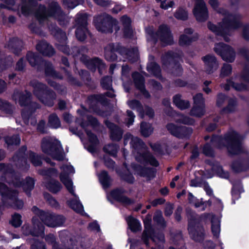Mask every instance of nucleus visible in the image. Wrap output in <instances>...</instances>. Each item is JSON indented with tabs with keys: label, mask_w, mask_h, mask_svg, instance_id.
Returning a JSON list of instances; mask_svg holds the SVG:
<instances>
[{
	"label": "nucleus",
	"mask_w": 249,
	"mask_h": 249,
	"mask_svg": "<svg viewBox=\"0 0 249 249\" xmlns=\"http://www.w3.org/2000/svg\"><path fill=\"white\" fill-rule=\"evenodd\" d=\"M91 63L94 65L95 67H98L99 70L105 67L104 64L100 59L98 58L93 59L91 60Z\"/></svg>",
	"instance_id": "nucleus-64"
},
{
	"label": "nucleus",
	"mask_w": 249,
	"mask_h": 249,
	"mask_svg": "<svg viewBox=\"0 0 249 249\" xmlns=\"http://www.w3.org/2000/svg\"><path fill=\"white\" fill-rule=\"evenodd\" d=\"M106 125L110 129V137L112 140L119 141L121 139L123 135L122 129L108 121H106Z\"/></svg>",
	"instance_id": "nucleus-23"
},
{
	"label": "nucleus",
	"mask_w": 249,
	"mask_h": 249,
	"mask_svg": "<svg viewBox=\"0 0 249 249\" xmlns=\"http://www.w3.org/2000/svg\"><path fill=\"white\" fill-rule=\"evenodd\" d=\"M111 84L112 80L111 77L109 76H107L104 78L101 81V84L103 88L106 89H110L111 86Z\"/></svg>",
	"instance_id": "nucleus-60"
},
{
	"label": "nucleus",
	"mask_w": 249,
	"mask_h": 249,
	"mask_svg": "<svg viewBox=\"0 0 249 249\" xmlns=\"http://www.w3.org/2000/svg\"><path fill=\"white\" fill-rule=\"evenodd\" d=\"M154 220L161 226H163L165 225V222L162 217V213L160 211H158L156 212L154 217Z\"/></svg>",
	"instance_id": "nucleus-58"
},
{
	"label": "nucleus",
	"mask_w": 249,
	"mask_h": 249,
	"mask_svg": "<svg viewBox=\"0 0 249 249\" xmlns=\"http://www.w3.org/2000/svg\"><path fill=\"white\" fill-rule=\"evenodd\" d=\"M202 59L204 63L205 71L208 73H213L217 69L218 62L214 55L208 54L203 57Z\"/></svg>",
	"instance_id": "nucleus-20"
},
{
	"label": "nucleus",
	"mask_w": 249,
	"mask_h": 249,
	"mask_svg": "<svg viewBox=\"0 0 249 249\" xmlns=\"http://www.w3.org/2000/svg\"><path fill=\"white\" fill-rule=\"evenodd\" d=\"M82 2V0H64V4L68 8L73 9Z\"/></svg>",
	"instance_id": "nucleus-55"
},
{
	"label": "nucleus",
	"mask_w": 249,
	"mask_h": 249,
	"mask_svg": "<svg viewBox=\"0 0 249 249\" xmlns=\"http://www.w3.org/2000/svg\"><path fill=\"white\" fill-rule=\"evenodd\" d=\"M195 107L191 111V114L196 117H201L205 113L204 99L202 94L198 93L194 97Z\"/></svg>",
	"instance_id": "nucleus-17"
},
{
	"label": "nucleus",
	"mask_w": 249,
	"mask_h": 249,
	"mask_svg": "<svg viewBox=\"0 0 249 249\" xmlns=\"http://www.w3.org/2000/svg\"><path fill=\"white\" fill-rule=\"evenodd\" d=\"M16 192L15 191H10L6 185L4 183L0 181V194L2 196V200L4 203H6V202L8 199L13 195V193Z\"/></svg>",
	"instance_id": "nucleus-33"
},
{
	"label": "nucleus",
	"mask_w": 249,
	"mask_h": 249,
	"mask_svg": "<svg viewBox=\"0 0 249 249\" xmlns=\"http://www.w3.org/2000/svg\"><path fill=\"white\" fill-rule=\"evenodd\" d=\"M13 185L16 187L22 186L23 190L27 194L33 189L34 187V181L31 178H27L24 182L21 184L19 180H16V182L13 183Z\"/></svg>",
	"instance_id": "nucleus-27"
},
{
	"label": "nucleus",
	"mask_w": 249,
	"mask_h": 249,
	"mask_svg": "<svg viewBox=\"0 0 249 249\" xmlns=\"http://www.w3.org/2000/svg\"><path fill=\"white\" fill-rule=\"evenodd\" d=\"M141 131L142 135L144 137L149 136L153 132V128L149 124L142 123Z\"/></svg>",
	"instance_id": "nucleus-45"
},
{
	"label": "nucleus",
	"mask_w": 249,
	"mask_h": 249,
	"mask_svg": "<svg viewBox=\"0 0 249 249\" xmlns=\"http://www.w3.org/2000/svg\"><path fill=\"white\" fill-rule=\"evenodd\" d=\"M32 211L40 217L45 225L49 227L60 226L65 221V218L63 216L55 215L48 212L42 211L36 206L33 207Z\"/></svg>",
	"instance_id": "nucleus-10"
},
{
	"label": "nucleus",
	"mask_w": 249,
	"mask_h": 249,
	"mask_svg": "<svg viewBox=\"0 0 249 249\" xmlns=\"http://www.w3.org/2000/svg\"><path fill=\"white\" fill-rule=\"evenodd\" d=\"M31 93L25 91L21 93L18 90L14 92L13 98L16 102H18L21 106H26L30 103Z\"/></svg>",
	"instance_id": "nucleus-21"
},
{
	"label": "nucleus",
	"mask_w": 249,
	"mask_h": 249,
	"mask_svg": "<svg viewBox=\"0 0 249 249\" xmlns=\"http://www.w3.org/2000/svg\"><path fill=\"white\" fill-rule=\"evenodd\" d=\"M104 149L106 153L114 156L117 153L118 147L116 144H110L106 145L104 147Z\"/></svg>",
	"instance_id": "nucleus-49"
},
{
	"label": "nucleus",
	"mask_w": 249,
	"mask_h": 249,
	"mask_svg": "<svg viewBox=\"0 0 249 249\" xmlns=\"http://www.w3.org/2000/svg\"><path fill=\"white\" fill-rule=\"evenodd\" d=\"M61 169L62 170L61 173L60 175L61 181L67 190L75 197V200L68 201V204L76 213L83 214V206L78 200V197L74 194L73 182L69 176L70 174H73L74 173V168L71 165H66L62 166Z\"/></svg>",
	"instance_id": "nucleus-4"
},
{
	"label": "nucleus",
	"mask_w": 249,
	"mask_h": 249,
	"mask_svg": "<svg viewBox=\"0 0 249 249\" xmlns=\"http://www.w3.org/2000/svg\"><path fill=\"white\" fill-rule=\"evenodd\" d=\"M36 49L45 55L51 56L54 53L52 47L45 41L38 43L36 45Z\"/></svg>",
	"instance_id": "nucleus-29"
},
{
	"label": "nucleus",
	"mask_w": 249,
	"mask_h": 249,
	"mask_svg": "<svg viewBox=\"0 0 249 249\" xmlns=\"http://www.w3.org/2000/svg\"><path fill=\"white\" fill-rule=\"evenodd\" d=\"M129 107L134 109H137L138 111L141 112V105L137 100H132L127 102Z\"/></svg>",
	"instance_id": "nucleus-59"
},
{
	"label": "nucleus",
	"mask_w": 249,
	"mask_h": 249,
	"mask_svg": "<svg viewBox=\"0 0 249 249\" xmlns=\"http://www.w3.org/2000/svg\"><path fill=\"white\" fill-rule=\"evenodd\" d=\"M81 126L85 129L86 131L89 140V142L90 143L88 147V150L91 153L94 152L95 150V145L98 143V140L95 135L91 133L90 132L88 131L86 128V125L84 123H82L81 124Z\"/></svg>",
	"instance_id": "nucleus-26"
},
{
	"label": "nucleus",
	"mask_w": 249,
	"mask_h": 249,
	"mask_svg": "<svg viewBox=\"0 0 249 249\" xmlns=\"http://www.w3.org/2000/svg\"><path fill=\"white\" fill-rule=\"evenodd\" d=\"M174 16L178 19L185 20L187 18L188 14L185 10L179 8L175 13Z\"/></svg>",
	"instance_id": "nucleus-50"
},
{
	"label": "nucleus",
	"mask_w": 249,
	"mask_h": 249,
	"mask_svg": "<svg viewBox=\"0 0 249 249\" xmlns=\"http://www.w3.org/2000/svg\"><path fill=\"white\" fill-rule=\"evenodd\" d=\"M156 1L160 3V7L164 10L168 9L174 5V1L170 0H156Z\"/></svg>",
	"instance_id": "nucleus-51"
},
{
	"label": "nucleus",
	"mask_w": 249,
	"mask_h": 249,
	"mask_svg": "<svg viewBox=\"0 0 249 249\" xmlns=\"http://www.w3.org/2000/svg\"><path fill=\"white\" fill-rule=\"evenodd\" d=\"M242 192H243V189L242 185L240 183L234 184L232 190L233 200L238 199L240 197V194Z\"/></svg>",
	"instance_id": "nucleus-44"
},
{
	"label": "nucleus",
	"mask_w": 249,
	"mask_h": 249,
	"mask_svg": "<svg viewBox=\"0 0 249 249\" xmlns=\"http://www.w3.org/2000/svg\"><path fill=\"white\" fill-rule=\"evenodd\" d=\"M212 170L221 178H228L229 177V173L224 171L218 163H216L212 166Z\"/></svg>",
	"instance_id": "nucleus-41"
},
{
	"label": "nucleus",
	"mask_w": 249,
	"mask_h": 249,
	"mask_svg": "<svg viewBox=\"0 0 249 249\" xmlns=\"http://www.w3.org/2000/svg\"><path fill=\"white\" fill-rule=\"evenodd\" d=\"M36 16L40 21L49 17H54V18L57 19L60 21L61 24H62L61 19L65 17L59 6L56 2L53 3L47 11L46 10L44 6H40L38 11L36 13Z\"/></svg>",
	"instance_id": "nucleus-11"
},
{
	"label": "nucleus",
	"mask_w": 249,
	"mask_h": 249,
	"mask_svg": "<svg viewBox=\"0 0 249 249\" xmlns=\"http://www.w3.org/2000/svg\"><path fill=\"white\" fill-rule=\"evenodd\" d=\"M33 228L31 229L28 225H24L22 228L23 234H31L33 236H42L44 234V226L35 217L33 218Z\"/></svg>",
	"instance_id": "nucleus-16"
},
{
	"label": "nucleus",
	"mask_w": 249,
	"mask_h": 249,
	"mask_svg": "<svg viewBox=\"0 0 249 249\" xmlns=\"http://www.w3.org/2000/svg\"><path fill=\"white\" fill-rule=\"evenodd\" d=\"M13 195L8 199L6 203L10 204L12 207H15L18 209H21L23 206V203L21 200H18L17 198V193L14 192Z\"/></svg>",
	"instance_id": "nucleus-34"
},
{
	"label": "nucleus",
	"mask_w": 249,
	"mask_h": 249,
	"mask_svg": "<svg viewBox=\"0 0 249 249\" xmlns=\"http://www.w3.org/2000/svg\"><path fill=\"white\" fill-rule=\"evenodd\" d=\"M94 23L97 30L102 33H112L113 27L116 32L119 30L118 22L106 14L95 17Z\"/></svg>",
	"instance_id": "nucleus-8"
},
{
	"label": "nucleus",
	"mask_w": 249,
	"mask_h": 249,
	"mask_svg": "<svg viewBox=\"0 0 249 249\" xmlns=\"http://www.w3.org/2000/svg\"><path fill=\"white\" fill-rule=\"evenodd\" d=\"M132 76L137 88L145 97H148L149 94L144 89V80L142 76L138 72L134 73Z\"/></svg>",
	"instance_id": "nucleus-24"
},
{
	"label": "nucleus",
	"mask_w": 249,
	"mask_h": 249,
	"mask_svg": "<svg viewBox=\"0 0 249 249\" xmlns=\"http://www.w3.org/2000/svg\"><path fill=\"white\" fill-rule=\"evenodd\" d=\"M21 216L18 214L13 215L11 220V224L15 227H19L21 224Z\"/></svg>",
	"instance_id": "nucleus-56"
},
{
	"label": "nucleus",
	"mask_w": 249,
	"mask_h": 249,
	"mask_svg": "<svg viewBox=\"0 0 249 249\" xmlns=\"http://www.w3.org/2000/svg\"><path fill=\"white\" fill-rule=\"evenodd\" d=\"M31 84L34 88V95L40 102L48 106L53 105L55 95L53 91L48 90L46 85L36 81H32Z\"/></svg>",
	"instance_id": "nucleus-7"
},
{
	"label": "nucleus",
	"mask_w": 249,
	"mask_h": 249,
	"mask_svg": "<svg viewBox=\"0 0 249 249\" xmlns=\"http://www.w3.org/2000/svg\"><path fill=\"white\" fill-rule=\"evenodd\" d=\"M188 200L189 203L194 205L195 207L199 208L201 207V210L202 211L205 210L207 204L208 203V202H203L202 199H197L191 193H189L188 194Z\"/></svg>",
	"instance_id": "nucleus-31"
},
{
	"label": "nucleus",
	"mask_w": 249,
	"mask_h": 249,
	"mask_svg": "<svg viewBox=\"0 0 249 249\" xmlns=\"http://www.w3.org/2000/svg\"><path fill=\"white\" fill-rule=\"evenodd\" d=\"M167 128L172 135L178 138L186 137L192 132V129L189 128L185 126L178 127L173 124H167Z\"/></svg>",
	"instance_id": "nucleus-19"
},
{
	"label": "nucleus",
	"mask_w": 249,
	"mask_h": 249,
	"mask_svg": "<svg viewBox=\"0 0 249 249\" xmlns=\"http://www.w3.org/2000/svg\"><path fill=\"white\" fill-rule=\"evenodd\" d=\"M211 217V230L214 237L218 238L220 232V219L212 214H209Z\"/></svg>",
	"instance_id": "nucleus-28"
},
{
	"label": "nucleus",
	"mask_w": 249,
	"mask_h": 249,
	"mask_svg": "<svg viewBox=\"0 0 249 249\" xmlns=\"http://www.w3.org/2000/svg\"><path fill=\"white\" fill-rule=\"evenodd\" d=\"M130 139L131 140L130 144L133 148L132 152L137 160L144 163L148 162L154 166H158L157 160L147 152L144 144L138 138L133 137L130 134H126L124 137L125 144Z\"/></svg>",
	"instance_id": "nucleus-3"
},
{
	"label": "nucleus",
	"mask_w": 249,
	"mask_h": 249,
	"mask_svg": "<svg viewBox=\"0 0 249 249\" xmlns=\"http://www.w3.org/2000/svg\"><path fill=\"white\" fill-rule=\"evenodd\" d=\"M188 230L191 237L196 241L200 242L204 239L205 236L204 229L198 225H192L191 222H189Z\"/></svg>",
	"instance_id": "nucleus-18"
},
{
	"label": "nucleus",
	"mask_w": 249,
	"mask_h": 249,
	"mask_svg": "<svg viewBox=\"0 0 249 249\" xmlns=\"http://www.w3.org/2000/svg\"><path fill=\"white\" fill-rule=\"evenodd\" d=\"M146 32L148 41L156 42L158 40H159L163 45L171 44L173 42L170 30L166 25H161L155 33L152 27L146 28Z\"/></svg>",
	"instance_id": "nucleus-5"
},
{
	"label": "nucleus",
	"mask_w": 249,
	"mask_h": 249,
	"mask_svg": "<svg viewBox=\"0 0 249 249\" xmlns=\"http://www.w3.org/2000/svg\"><path fill=\"white\" fill-rule=\"evenodd\" d=\"M5 7L14 11L19 10V7L15 4V0H4Z\"/></svg>",
	"instance_id": "nucleus-52"
},
{
	"label": "nucleus",
	"mask_w": 249,
	"mask_h": 249,
	"mask_svg": "<svg viewBox=\"0 0 249 249\" xmlns=\"http://www.w3.org/2000/svg\"><path fill=\"white\" fill-rule=\"evenodd\" d=\"M236 101L234 99L230 100L229 101L228 107L225 109V111L227 112H231L235 109Z\"/></svg>",
	"instance_id": "nucleus-63"
},
{
	"label": "nucleus",
	"mask_w": 249,
	"mask_h": 249,
	"mask_svg": "<svg viewBox=\"0 0 249 249\" xmlns=\"http://www.w3.org/2000/svg\"><path fill=\"white\" fill-rule=\"evenodd\" d=\"M175 120L178 122L187 124H192L194 123V120L191 118L179 114H177L175 116Z\"/></svg>",
	"instance_id": "nucleus-46"
},
{
	"label": "nucleus",
	"mask_w": 249,
	"mask_h": 249,
	"mask_svg": "<svg viewBox=\"0 0 249 249\" xmlns=\"http://www.w3.org/2000/svg\"><path fill=\"white\" fill-rule=\"evenodd\" d=\"M231 86L233 88H234L236 90L238 91H242L246 89V86L244 84H239L236 82L233 81H229L228 83V85L226 86L225 89L226 90H228L229 89V87Z\"/></svg>",
	"instance_id": "nucleus-48"
},
{
	"label": "nucleus",
	"mask_w": 249,
	"mask_h": 249,
	"mask_svg": "<svg viewBox=\"0 0 249 249\" xmlns=\"http://www.w3.org/2000/svg\"><path fill=\"white\" fill-rule=\"evenodd\" d=\"M49 124L51 127L57 128L60 125V123L57 116L55 114H52L49 119Z\"/></svg>",
	"instance_id": "nucleus-47"
},
{
	"label": "nucleus",
	"mask_w": 249,
	"mask_h": 249,
	"mask_svg": "<svg viewBox=\"0 0 249 249\" xmlns=\"http://www.w3.org/2000/svg\"><path fill=\"white\" fill-rule=\"evenodd\" d=\"M41 148L45 153L51 155L54 159L61 160L64 159L63 149L60 142L51 137L44 138L42 141Z\"/></svg>",
	"instance_id": "nucleus-6"
},
{
	"label": "nucleus",
	"mask_w": 249,
	"mask_h": 249,
	"mask_svg": "<svg viewBox=\"0 0 249 249\" xmlns=\"http://www.w3.org/2000/svg\"><path fill=\"white\" fill-rule=\"evenodd\" d=\"M215 52L226 61L231 62L235 58V53L229 46L224 43L216 44L214 48Z\"/></svg>",
	"instance_id": "nucleus-13"
},
{
	"label": "nucleus",
	"mask_w": 249,
	"mask_h": 249,
	"mask_svg": "<svg viewBox=\"0 0 249 249\" xmlns=\"http://www.w3.org/2000/svg\"><path fill=\"white\" fill-rule=\"evenodd\" d=\"M231 167L235 172H241L248 170L249 169V158L242 161H234L231 165Z\"/></svg>",
	"instance_id": "nucleus-30"
},
{
	"label": "nucleus",
	"mask_w": 249,
	"mask_h": 249,
	"mask_svg": "<svg viewBox=\"0 0 249 249\" xmlns=\"http://www.w3.org/2000/svg\"><path fill=\"white\" fill-rule=\"evenodd\" d=\"M147 71L157 77L160 76V69L159 66L154 62H151L148 64L147 67Z\"/></svg>",
	"instance_id": "nucleus-43"
},
{
	"label": "nucleus",
	"mask_w": 249,
	"mask_h": 249,
	"mask_svg": "<svg viewBox=\"0 0 249 249\" xmlns=\"http://www.w3.org/2000/svg\"><path fill=\"white\" fill-rule=\"evenodd\" d=\"M88 15L86 14H77L76 21L79 25L76 31V36L78 40L83 41L86 37L88 30L86 28Z\"/></svg>",
	"instance_id": "nucleus-14"
},
{
	"label": "nucleus",
	"mask_w": 249,
	"mask_h": 249,
	"mask_svg": "<svg viewBox=\"0 0 249 249\" xmlns=\"http://www.w3.org/2000/svg\"><path fill=\"white\" fill-rule=\"evenodd\" d=\"M121 21L124 26V36L126 37H130L133 35V30L130 26L131 19L127 16H123Z\"/></svg>",
	"instance_id": "nucleus-25"
},
{
	"label": "nucleus",
	"mask_w": 249,
	"mask_h": 249,
	"mask_svg": "<svg viewBox=\"0 0 249 249\" xmlns=\"http://www.w3.org/2000/svg\"><path fill=\"white\" fill-rule=\"evenodd\" d=\"M145 229L142 234V239L145 244L147 246L148 240L151 238L152 241L156 244H159L160 246L164 241V235L162 233L158 234L157 235H151L153 230L150 225V221L147 218H145L143 221Z\"/></svg>",
	"instance_id": "nucleus-12"
},
{
	"label": "nucleus",
	"mask_w": 249,
	"mask_h": 249,
	"mask_svg": "<svg viewBox=\"0 0 249 249\" xmlns=\"http://www.w3.org/2000/svg\"><path fill=\"white\" fill-rule=\"evenodd\" d=\"M134 168L137 173L141 176L150 178L154 175V171L153 168H142L140 166H135Z\"/></svg>",
	"instance_id": "nucleus-32"
},
{
	"label": "nucleus",
	"mask_w": 249,
	"mask_h": 249,
	"mask_svg": "<svg viewBox=\"0 0 249 249\" xmlns=\"http://www.w3.org/2000/svg\"><path fill=\"white\" fill-rule=\"evenodd\" d=\"M241 137L236 132L231 131L224 138L215 136L213 137L211 143L220 149L226 148L231 155H235L244 152L241 146Z\"/></svg>",
	"instance_id": "nucleus-2"
},
{
	"label": "nucleus",
	"mask_w": 249,
	"mask_h": 249,
	"mask_svg": "<svg viewBox=\"0 0 249 249\" xmlns=\"http://www.w3.org/2000/svg\"><path fill=\"white\" fill-rule=\"evenodd\" d=\"M44 197L45 199L48 201L49 203L54 208H57L59 206L58 203L57 201L52 197L49 194H45Z\"/></svg>",
	"instance_id": "nucleus-61"
},
{
	"label": "nucleus",
	"mask_w": 249,
	"mask_h": 249,
	"mask_svg": "<svg viewBox=\"0 0 249 249\" xmlns=\"http://www.w3.org/2000/svg\"><path fill=\"white\" fill-rule=\"evenodd\" d=\"M98 177L100 182L104 189L107 188L110 185V179L106 172L104 171H102L98 175Z\"/></svg>",
	"instance_id": "nucleus-39"
},
{
	"label": "nucleus",
	"mask_w": 249,
	"mask_h": 249,
	"mask_svg": "<svg viewBox=\"0 0 249 249\" xmlns=\"http://www.w3.org/2000/svg\"><path fill=\"white\" fill-rule=\"evenodd\" d=\"M46 187L53 193H56L62 188V186L57 181L52 180L46 185Z\"/></svg>",
	"instance_id": "nucleus-40"
},
{
	"label": "nucleus",
	"mask_w": 249,
	"mask_h": 249,
	"mask_svg": "<svg viewBox=\"0 0 249 249\" xmlns=\"http://www.w3.org/2000/svg\"><path fill=\"white\" fill-rule=\"evenodd\" d=\"M174 104L180 109H185L189 107V103L187 101L183 100L179 95H176L173 97Z\"/></svg>",
	"instance_id": "nucleus-38"
},
{
	"label": "nucleus",
	"mask_w": 249,
	"mask_h": 249,
	"mask_svg": "<svg viewBox=\"0 0 249 249\" xmlns=\"http://www.w3.org/2000/svg\"><path fill=\"white\" fill-rule=\"evenodd\" d=\"M209 3L214 10L224 17L218 27L211 23H209L208 28L216 35L222 36L225 41H229V38L227 35L231 36L233 31L237 29L241 25L240 22V16L238 14L230 15L224 10L218 9V2L217 0H210Z\"/></svg>",
	"instance_id": "nucleus-1"
},
{
	"label": "nucleus",
	"mask_w": 249,
	"mask_h": 249,
	"mask_svg": "<svg viewBox=\"0 0 249 249\" xmlns=\"http://www.w3.org/2000/svg\"><path fill=\"white\" fill-rule=\"evenodd\" d=\"M22 43L21 41L18 39L15 38L11 39L8 44L7 47L11 49L14 53L17 54L18 52L20 50L22 47Z\"/></svg>",
	"instance_id": "nucleus-35"
},
{
	"label": "nucleus",
	"mask_w": 249,
	"mask_h": 249,
	"mask_svg": "<svg viewBox=\"0 0 249 249\" xmlns=\"http://www.w3.org/2000/svg\"><path fill=\"white\" fill-rule=\"evenodd\" d=\"M105 57L106 60L109 61H113L116 59L117 55L113 45L109 44L105 48Z\"/></svg>",
	"instance_id": "nucleus-36"
},
{
	"label": "nucleus",
	"mask_w": 249,
	"mask_h": 249,
	"mask_svg": "<svg viewBox=\"0 0 249 249\" xmlns=\"http://www.w3.org/2000/svg\"><path fill=\"white\" fill-rule=\"evenodd\" d=\"M119 193V190H114L111 192V195L114 199H117L125 204H128L131 203V200L130 199L124 196H120Z\"/></svg>",
	"instance_id": "nucleus-42"
},
{
	"label": "nucleus",
	"mask_w": 249,
	"mask_h": 249,
	"mask_svg": "<svg viewBox=\"0 0 249 249\" xmlns=\"http://www.w3.org/2000/svg\"><path fill=\"white\" fill-rule=\"evenodd\" d=\"M127 224L130 230L136 232L141 230V226L140 223L137 219L129 216L126 218Z\"/></svg>",
	"instance_id": "nucleus-37"
},
{
	"label": "nucleus",
	"mask_w": 249,
	"mask_h": 249,
	"mask_svg": "<svg viewBox=\"0 0 249 249\" xmlns=\"http://www.w3.org/2000/svg\"><path fill=\"white\" fill-rule=\"evenodd\" d=\"M126 54L128 59L131 62H134L138 59V53L137 49H134L132 51H129Z\"/></svg>",
	"instance_id": "nucleus-57"
},
{
	"label": "nucleus",
	"mask_w": 249,
	"mask_h": 249,
	"mask_svg": "<svg viewBox=\"0 0 249 249\" xmlns=\"http://www.w3.org/2000/svg\"><path fill=\"white\" fill-rule=\"evenodd\" d=\"M195 6L194 9V14L196 19L199 21H204L208 18V11L205 2L203 0H194Z\"/></svg>",
	"instance_id": "nucleus-15"
},
{
	"label": "nucleus",
	"mask_w": 249,
	"mask_h": 249,
	"mask_svg": "<svg viewBox=\"0 0 249 249\" xmlns=\"http://www.w3.org/2000/svg\"><path fill=\"white\" fill-rule=\"evenodd\" d=\"M29 159L34 166H39L41 163L40 158L34 153L30 152L29 153Z\"/></svg>",
	"instance_id": "nucleus-54"
},
{
	"label": "nucleus",
	"mask_w": 249,
	"mask_h": 249,
	"mask_svg": "<svg viewBox=\"0 0 249 249\" xmlns=\"http://www.w3.org/2000/svg\"><path fill=\"white\" fill-rule=\"evenodd\" d=\"M32 211L40 217L45 225L49 227L60 226L65 221V218L63 216L55 215L48 212L42 211L36 206L33 207Z\"/></svg>",
	"instance_id": "nucleus-9"
},
{
	"label": "nucleus",
	"mask_w": 249,
	"mask_h": 249,
	"mask_svg": "<svg viewBox=\"0 0 249 249\" xmlns=\"http://www.w3.org/2000/svg\"><path fill=\"white\" fill-rule=\"evenodd\" d=\"M5 142L8 145L19 144L20 139L18 136L16 135L13 137H8L6 138Z\"/></svg>",
	"instance_id": "nucleus-53"
},
{
	"label": "nucleus",
	"mask_w": 249,
	"mask_h": 249,
	"mask_svg": "<svg viewBox=\"0 0 249 249\" xmlns=\"http://www.w3.org/2000/svg\"><path fill=\"white\" fill-rule=\"evenodd\" d=\"M193 31L191 29L187 28L185 29L184 34L181 35L179 39V43L181 46L189 45L192 41L195 40L196 38L192 35Z\"/></svg>",
	"instance_id": "nucleus-22"
},
{
	"label": "nucleus",
	"mask_w": 249,
	"mask_h": 249,
	"mask_svg": "<svg viewBox=\"0 0 249 249\" xmlns=\"http://www.w3.org/2000/svg\"><path fill=\"white\" fill-rule=\"evenodd\" d=\"M231 72V67L229 64H224L223 66L221 75L222 76H225L229 75Z\"/></svg>",
	"instance_id": "nucleus-62"
}]
</instances>
